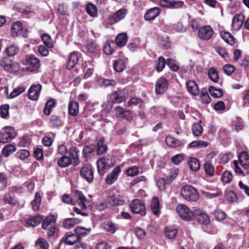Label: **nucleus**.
<instances>
[{"mask_svg": "<svg viewBox=\"0 0 249 249\" xmlns=\"http://www.w3.org/2000/svg\"><path fill=\"white\" fill-rule=\"evenodd\" d=\"M180 195L184 199L189 202L196 201L199 197L196 189L189 185H186L181 188Z\"/></svg>", "mask_w": 249, "mask_h": 249, "instance_id": "f257e3e1", "label": "nucleus"}, {"mask_svg": "<svg viewBox=\"0 0 249 249\" xmlns=\"http://www.w3.org/2000/svg\"><path fill=\"white\" fill-rule=\"evenodd\" d=\"M74 196L77 199L78 206L81 208V211L77 207H74L73 210L78 214L82 216H87L88 214L87 213L83 212L87 209L86 204L88 200L84 195V194L80 191L75 190L74 192Z\"/></svg>", "mask_w": 249, "mask_h": 249, "instance_id": "f03ea898", "label": "nucleus"}, {"mask_svg": "<svg viewBox=\"0 0 249 249\" xmlns=\"http://www.w3.org/2000/svg\"><path fill=\"white\" fill-rule=\"evenodd\" d=\"M0 66L4 71L9 72H16L19 70L18 63L6 57H4L0 60Z\"/></svg>", "mask_w": 249, "mask_h": 249, "instance_id": "7ed1b4c3", "label": "nucleus"}, {"mask_svg": "<svg viewBox=\"0 0 249 249\" xmlns=\"http://www.w3.org/2000/svg\"><path fill=\"white\" fill-rule=\"evenodd\" d=\"M56 218L53 215H50L47 216L42 223V228L44 229L48 230V235L49 236H52L56 231L55 222Z\"/></svg>", "mask_w": 249, "mask_h": 249, "instance_id": "20e7f679", "label": "nucleus"}, {"mask_svg": "<svg viewBox=\"0 0 249 249\" xmlns=\"http://www.w3.org/2000/svg\"><path fill=\"white\" fill-rule=\"evenodd\" d=\"M176 211L179 216L186 221H191L194 218L195 210L192 211L184 204H179L176 208Z\"/></svg>", "mask_w": 249, "mask_h": 249, "instance_id": "39448f33", "label": "nucleus"}, {"mask_svg": "<svg viewBox=\"0 0 249 249\" xmlns=\"http://www.w3.org/2000/svg\"><path fill=\"white\" fill-rule=\"evenodd\" d=\"M113 165L114 163L110 158H102L97 161L98 172L100 175H103Z\"/></svg>", "mask_w": 249, "mask_h": 249, "instance_id": "423d86ee", "label": "nucleus"}, {"mask_svg": "<svg viewBox=\"0 0 249 249\" xmlns=\"http://www.w3.org/2000/svg\"><path fill=\"white\" fill-rule=\"evenodd\" d=\"M16 136V132L13 127L5 126L0 133V141L2 143H6L13 140Z\"/></svg>", "mask_w": 249, "mask_h": 249, "instance_id": "0eeeda50", "label": "nucleus"}, {"mask_svg": "<svg viewBox=\"0 0 249 249\" xmlns=\"http://www.w3.org/2000/svg\"><path fill=\"white\" fill-rule=\"evenodd\" d=\"M130 208L132 213L142 216L146 214V209L143 202L140 199H134L130 204Z\"/></svg>", "mask_w": 249, "mask_h": 249, "instance_id": "6e6552de", "label": "nucleus"}, {"mask_svg": "<svg viewBox=\"0 0 249 249\" xmlns=\"http://www.w3.org/2000/svg\"><path fill=\"white\" fill-rule=\"evenodd\" d=\"M194 218L200 223L203 225H208L210 223V217L206 213L199 209L195 210Z\"/></svg>", "mask_w": 249, "mask_h": 249, "instance_id": "1a4fd4ad", "label": "nucleus"}, {"mask_svg": "<svg viewBox=\"0 0 249 249\" xmlns=\"http://www.w3.org/2000/svg\"><path fill=\"white\" fill-rule=\"evenodd\" d=\"M168 86V82L167 80L164 77L159 78L155 86V92L157 94L163 93L167 89Z\"/></svg>", "mask_w": 249, "mask_h": 249, "instance_id": "9d476101", "label": "nucleus"}, {"mask_svg": "<svg viewBox=\"0 0 249 249\" xmlns=\"http://www.w3.org/2000/svg\"><path fill=\"white\" fill-rule=\"evenodd\" d=\"M40 67V61L38 59L33 55H31L27 60L25 69L30 71H34Z\"/></svg>", "mask_w": 249, "mask_h": 249, "instance_id": "9b49d317", "label": "nucleus"}, {"mask_svg": "<svg viewBox=\"0 0 249 249\" xmlns=\"http://www.w3.org/2000/svg\"><path fill=\"white\" fill-rule=\"evenodd\" d=\"M213 33V29L210 26H204L199 29L198 36L204 40L210 39Z\"/></svg>", "mask_w": 249, "mask_h": 249, "instance_id": "f8f14e48", "label": "nucleus"}, {"mask_svg": "<svg viewBox=\"0 0 249 249\" xmlns=\"http://www.w3.org/2000/svg\"><path fill=\"white\" fill-rule=\"evenodd\" d=\"M41 88L40 84L33 85L29 90V98L34 101L37 100L39 97Z\"/></svg>", "mask_w": 249, "mask_h": 249, "instance_id": "ddd939ff", "label": "nucleus"}, {"mask_svg": "<svg viewBox=\"0 0 249 249\" xmlns=\"http://www.w3.org/2000/svg\"><path fill=\"white\" fill-rule=\"evenodd\" d=\"M127 10L125 9H121L115 13L109 19V22L110 24L116 23L124 18L127 14Z\"/></svg>", "mask_w": 249, "mask_h": 249, "instance_id": "4468645a", "label": "nucleus"}, {"mask_svg": "<svg viewBox=\"0 0 249 249\" xmlns=\"http://www.w3.org/2000/svg\"><path fill=\"white\" fill-rule=\"evenodd\" d=\"M80 240L81 238L75 232L74 234L67 233L62 240L66 244L68 245H73L80 242Z\"/></svg>", "mask_w": 249, "mask_h": 249, "instance_id": "2eb2a0df", "label": "nucleus"}, {"mask_svg": "<svg viewBox=\"0 0 249 249\" xmlns=\"http://www.w3.org/2000/svg\"><path fill=\"white\" fill-rule=\"evenodd\" d=\"M80 176L89 183L92 182L93 179V172L91 169L87 166H84L81 168Z\"/></svg>", "mask_w": 249, "mask_h": 249, "instance_id": "dca6fc26", "label": "nucleus"}, {"mask_svg": "<svg viewBox=\"0 0 249 249\" xmlns=\"http://www.w3.org/2000/svg\"><path fill=\"white\" fill-rule=\"evenodd\" d=\"M240 165L244 169L249 168V154L247 151L241 152L238 156Z\"/></svg>", "mask_w": 249, "mask_h": 249, "instance_id": "f3484780", "label": "nucleus"}, {"mask_svg": "<svg viewBox=\"0 0 249 249\" xmlns=\"http://www.w3.org/2000/svg\"><path fill=\"white\" fill-rule=\"evenodd\" d=\"M121 172V168L119 166L116 167L113 170L107 175L106 178V182L108 184H112L117 179Z\"/></svg>", "mask_w": 249, "mask_h": 249, "instance_id": "a211bd4d", "label": "nucleus"}, {"mask_svg": "<svg viewBox=\"0 0 249 249\" xmlns=\"http://www.w3.org/2000/svg\"><path fill=\"white\" fill-rule=\"evenodd\" d=\"M165 142L169 146L174 148L182 147L185 144L184 141L178 140L171 136H167L166 138Z\"/></svg>", "mask_w": 249, "mask_h": 249, "instance_id": "6ab92c4d", "label": "nucleus"}, {"mask_svg": "<svg viewBox=\"0 0 249 249\" xmlns=\"http://www.w3.org/2000/svg\"><path fill=\"white\" fill-rule=\"evenodd\" d=\"M160 11L158 7L150 9L144 15V19L147 21L154 20L160 14Z\"/></svg>", "mask_w": 249, "mask_h": 249, "instance_id": "aec40b11", "label": "nucleus"}, {"mask_svg": "<svg viewBox=\"0 0 249 249\" xmlns=\"http://www.w3.org/2000/svg\"><path fill=\"white\" fill-rule=\"evenodd\" d=\"M186 87L188 92L193 96H197L199 93L197 84L195 81L190 80L186 83Z\"/></svg>", "mask_w": 249, "mask_h": 249, "instance_id": "412c9836", "label": "nucleus"}, {"mask_svg": "<svg viewBox=\"0 0 249 249\" xmlns=\"http://www.w3.org/2000/svg\"><path fill=\"white\" fill-rule=\"evenodd\" d=\"M78 57L77 53L75 52L71 53L68 56L67 68L68 70L72 69L77 63Z\"/></svg>", "mask_w": 249, "mask_h": 249, "instance_id": "4be33fe9", "label": "nucleus"}, {"mask_svg": "<svg viewBox=\"0 0 249 249\" xmlns=\"http://www.w3.org/2000/svg\"><path fill=\"white\" fill-rule=\"evenodd\" d=\"M244 20V16L242 14L235 15L232 19V26L236 30H239L242 26Z\"/></svg>", "mask_w": 249, "mask_h": 249, "instance_id": "5701e85b", "label": "nucleus"}, {"mask_svg": "<svg viewBox=\"0 0 249 249\" xmlns=\"http://www.w3.org/2000/svg\"><path fill=\"white\" fill-rule=\"evenodd\" d=\"M108 203L111 206H121L124 203V198L119 196H113L107 198Z\"/></svg>", "mask_w": 249, "mask_h": 249, "instance_id": "b1692460", "label": "nucleus"}, {"mask_svg": "<svg viewBox=\"0 0 249 249\" xmlns=\"http://www.w3.org/2000/svg\"><path fill=\"white\" fill-rule=\"evenodd\" d=\"M116 115L119 119H125L129 120L131 118L129 111L124 110L122 107H118L116 108Z\"/></svg>", "mask_w": 249, "mask_h": 249, "instance_id": "393cba45", "label": "nucleus"}, {"mask_svg": "<svg viewBox=\"0 0 249 249\" xmlns=\"http://www.w3.org/2000/svg\"><path fill=\"white\" fill-rule=\"evenodd\" d=\"M22 25L20 22H16L12 25L11 34L12 36L16 37L19 35L22 31Z\"/></svg>", "mask_w": 249, "mask_h": 249, "instance_id": "a878e982", "label": "nucleus"}, {"mask_svg": "<svg viewBox=\"0 0 249 249\" xmlns=\"http://www.w3.org/2000/svg\"><path fill=\"white\" fill-rule=\"evenodd\" d=\"M81 222V220L79 218H67L65 220L63 226L65 228L70 229Z\"/></svg>", "mask_w": 249, "mask_h": 249, "instance_id": "bb28decb", "label": "nucleus"}, {"mask_svg": "<svg viewBox=\"0 0 249 249\" xmlns=\"http://www.w3.org/2000/svg\"><path fill=\"white\" fill-rule=\"evenodd\" d=\"M68 111L70 115L76 116L79 111V105L75 101H71L69 103L68 106Z\"/></svg>", "mask_w": 249, "mask_h": 249, "instance_id": "cd10ccee", "label": "nucleus"}, {"mask_svg": "<svg viewBox=\"0 0 249 249\" xmlns=\"http://www.w3.org/2000/svg\"><path fill=\"white\" fill-rule=\"evenodd\" d=\"M190 168L194 171H197L200 168L199 160L196 158L190 157L188 160Z\"/></svg>", "mask_w": 249, "mask_h": 249, "instance_id": "c85d7f7f", "label": "nucleus"}, {"mask_svg": "<svg viewBox=\"0 0 249 249\" xmlns=\"http://www.w3.org/2000/svg\"><path fill=\"white\" fill-rule=\"evenodd\" d=\"M127 40V36L125 33H120L118 35L115 39L116 45L119 47L124 46Z\"/></svg>", "mask_w": 249, "mask_h": 249, "instance_id": "c756f323", "label": "nucleus"}, {"mask_svg": "<svg viewBox=\"0 0 249 249\" xmlns=\"http://www.w3.org/2000/svg\"><path fill=\"white\" fill-rule=\"evenodd\" d=\"M151 208L152 212L155 215H158L160 213V202L157 197H154L151 202Z\"/></svg>", "mask_w": 249, "mask_h": 249, "instance_id": "7c9ffc66", "label": "nucleus"}, {"mask_svg": "<svg viewBox=\"0 0 249 249\" xmlns=\"http://www.w3.org/2000/svg\"><path fill=\"white\" fill-rule=\"evenodd\" d=\"M43 217L41 215H37L27 219L26 223L31 227H36L39 225L43 220Z\"/></svg>", "mask_w": 249, "mask_h": 249, "instance_id": "2f4dec72", "label": "nucleus"}, {"mask_svg": "<svg viewBox=\"0 0 249 249\" xmlns=\"http://www.w3.org/2000/svg\"><path fill=\"white\" fill-rule=\"evenodd\" d=\"M90 228H85L82 227H77L74 229V232L80 238L89 235L90 233Z\"/></svg>", "mask_w": 249, "mask_h": 249, "instance_id": "473e14b6", "label": "nucleus"}, {"mask_svg": "<svg viewBox=\"0 0 249 249\" xmlns=\"http://www.w3.org/2000/svg\"><path fill=\"white\" fill-rule=\"evenodd\" d=\"M112 97L115 102L120 103L125 99V92L123 90L115 91L112 94Z\"/></svg>", "mask_w": 249, "mask_h": 249, "instance_id": "72a5a7b5", "label": "nucleus"}, {"mask_svg": "<svg viewBox=\"0 0 249 249\" xmlns=\"http://www.w3.org/2000/svg\"><path fill=\"white\" fill-rule=\"evenodd\" d=\"M87 13L92 18H95L97 16V8L96 5L92 3H89L86 6Z\"/></svg>", "mask_w": 249, "mask_h": 249, "instance_id": "f704fd0d", "label": "nucleus"}, {"mask_svg": "<svg viewBox=\"0 0 249 249\" xmlns=\"http://www.w3.org/2000/svg\"><path fill=\"white\" fill-rule=\"evenodd\" d=\"M41 198L40 194L36 192L35 194V199L31 202L32 209L35 211H37L39 209Z\"/></svg>", "mask_w": 249, "mask_h": 249, "instance_id": "c9c22d12", "label": "nucleus"}, {"mask_svg": "<svg viewBox=\"0 0 249 249\" xmlns=\"http://www.w3.org/2000/svg\"><path fill=\"white\" fill-rule=\"evenodd\" d=\"M125 68V63L124 60L119 59L115 61L113 64L114 70L117 72L123 71Z\"/></svg>", "mask_w": 249, "mask_h": 249, "instance_id": "e433bc0d", "label": "nucleus"}, {"mask_svg": "<svg viewBox=\"0 0 249 249\" xmlns=\"http://www.w3.org/2000/svg\"><path fill=\"white\" fill-rule=\"evenodd\" d=\"M19 52L18 47L15 44H12L8 46L5 49V53L9 56H13Z\"/></svg>", "mask_w": 249, "mask_h": 249, "instance_id": "4c0bfd02", "label": "nucleus"}, {"mask_svg": "<svg viewBox=\"0 0 249 249\" xmlns=\"http://www.w3.org/2000/svg\"><path fill=\"white\" fill-rule=\"evenodd\" d=\"M207 142L203 141H194L188 145V148H198L206 147L208 146Z\"/></svg>", "mask_w": 249, "mask_h": 249, "instance_id": "58836bf2", "label": "nucleus"}, {"mask_svg": "<svg viewBox=\"0 0 249 249\" xmlns=\"http://www.w3.org/2000/svg\"><path fill=\"white\" fill-rule=\"evenodd\" d=\"M26 89L25 87L23 85L18 86L15 88L14 89L13 91L11 92L9 95L10 98H14L23 92L25 91Z\"/></svg>", "mask_w": 249, "mask_h": 249, "instance_id": "ea45409f", "label": "nucleus"}, {"mask_svg": "<svg viewBox=\"0 0 249 249\" xmlns=\"http://www.w3.org/2000/svg\"><path fill=\"white\" fill-rule=\"evenodd\" d=\"M193 134L196 137L200 136L203 133V127L201 124V122L198 123H195L192 128Z\"/></svg>", "mask_w": 249, "mask_h": 249, "instance_id": "a19ab883", "label": "nucleus"}, {"mask_svg": "<svg viewBox=\"0 0 249 249\" xmlns=\"http://www.w3.org/2000/svg\"><path fill=\"white\" fill-rule=\"evenodd\" d=\"M107 150V146L105 143V140L104 138H101L98 142L97 154L98 155H102L105 153Z\"/></svg>", "mask_w": 249, "mask_h": 249, "instance_id": "79ce46f5", "label": "nucleus"}, {"mask_svg": "<svg viewBox=\"0 0 249 249\" xmlns=\"http://www.w3.org/2000/svg\"><path fill=\"white\" fill-rule=\"evenodd\" d=\"M36 249H48L49 244L47 241L44 238L38 239L35 243Z\"/></svg>", "mask_w": 249, "mask_h": 249, "instance_id": "37998d69", "label": "nucleus"}, {"mask_svg": "<svg viewBox=\"0 0 249 249\" xmlns=\"http://www.w3.org/2000/svg\"><path fill=\"white\" fill-rule=\"evenodd\" d=\"M71 163V160L68 156H62L58 161V165L60 167H66Z\"/></svg>", "mask_w": 249, "mask_h": 249, "instance_id": "c03bdc74", "label": "nucleus"}, {"mask_svg": "<svg viewBox=\"0 0 249 249\" xmlns=\"http://www.w3.org/2000/svg\"><path fill=\"white\" fill-rule=\"evenodd\" d=\"M104 227L106 231L111 233H114L117 229V226L116 224L107 221L104 225Z\"/></svg>", "mask_w": 249, "mask_h": 249, "instance_id": "a18cd8bd", "label": "nucleus"}, {"mask_svg": "<svg viewBox=\"0 0 249 249\" xmlns=\"http://www.w3.org/2000/svg\"><path fill=\"white\" fill-rule=\"evenodd\" d=\"M15 151L16 148L13 145L7 144L2 149V153L5 157H7Z\"/></svg>", "mask_w": 249, "mask_h": 249, "instance_id": "49530a36", "label": "nucleus"}, {"mask_svg": "<svg viewBox=\"0 0 249 249\" xmlns=\"http://www.w3.org/2000/svg\"><path fill=\"white\" fill-rule=\"evenodd\" d=\"M41 39L43 43L48 48H53V43L49 35L47 34H44L41 36Z\"/></svg>", "mask_w": 249, "mask_h": 249, "instance_id": "de8ad7c7", "label": "nucleus"}, {"mask_svg": "<svg viewBox=\"0 0 249 249\" xmlns=\"http://www.w3.org/2000/svg\"><path fill=\"white\" fill-rule=\"evenodd\" d=\"M99 84L103 87L113 86L116 84V81L113 79H107L104 78H100L98 80Z\"/></svg>", "mask_w": 249, "mask_h": 249, "instance_id": "09e8293b", "label": "nucleus"}, {"mask_svg": "<svg viewBox=\"0 0 249 249\" xmlns=\"http://www.w3.org/2000/svg\"><path fill=\"white\" fill-rule=\"evenodd\" d=\"M221 36L227 43L232 45L234 43V38L230 33L222 32Z\"/></svg>", "mask_w": 249, "mask_h": 249, "instance_id": "8fccbe9b", "label": "nucleus"}, {"mask_svg": "<svg viewBox=\"0 0 249 249\" xmlns=\"http://www.w3.org/2000/svg\"><path fill=\"white\" fill-rule=\"evenodd\" d=\"M208 74L209 78L214 83L218 82L219 80L218 74L215 69L213 68H210L208 71Z\"/></svg>", "mask_w": 249, "mask_h": 249, "instance_id": "3c124183", "label": "nucleus"}, {"mask_svg": "<svg viewBox=\"0 0 249 249\" xmlns=\"http://www.w3.org/2000/svg\"><path fill=\"white\" fill-rule=\"evenodd\" d=\"M232 125L233 128L236 131L242 130L244 127L243 121L240 118H236L235 120L232 122Z\"/></svg>", "mask_w": 249, "mask_h": 249, "instance_id": "603ef678", "label": "nucleus"}, {"mask_svg": "<svg viewBox=\"0 0 249 249\" xmlns=\"http://www.w3.org/2000/svg\"><path fill=\"white\" fill-rule=\"evenodd\" d=\"M166 63L165 60L163 57H159L156 63V68L157 71L159 72L162 71L165 67Z\"/></svg>", "mask_w": 249, "mask_h": 249, "instance_id": "864d4df0", "label": "nucleus"}, {"mask_svg": "<svg viewBox=\"0 0 249 249\" xmlns=\"http://www.w3.org/2000/svg\"><path fill=\"white\" fill-rule=\"evenodd\" d=\"M9 106L8 105H3L0 107V116L4 119H8Z\"/></svg>", "mask_w": 249, "mask_h": 249, "instance_id": "5fc2aeb1", "label": "nucleus"}, {"mask_svg": "<svg viewBox=\"0 0 249 249\" xmlns=\"http://www.w3.org/2000/svg\"><path fill=\"white\" fill-rule=\"evenodd\" d=\"M232 179V175L228 171H225L221 176V180L224 183H229Z\"/></svg>", "mask_w": 249, "mask_h": 249, "instance_id": "6e6d98bb", "label": "nucleus"}, {"mask_svg": "<svg viewBox=\"0 0 249 249\" xmlns=\"http://www.w3.org/2000/svg\"><path fill=\"white\" fill-rule=\"evenodd\" d=\"M86 49L89 53H97L98 50V47L95 42H90L86 45Z\"/></svg>", "mask_w": 249, "mask_h": 249, "instance_id": "4d7b16f0", "label": "nucleus"}, {"mask_svg": "<svg viewBox=\"0 0 249 249\" xmlns=\"http://www.w3.org/2000/svg\"><path fill=\"white\" fill-rule=\"evenodd\" d=\"M211 95L215 98L221 97L223 95L222 91L221 89H215L213 86H211L209 89Z\"/></svg>", "mask_w": 249, "mask_h": 249, "instance_id": "13d9d810", "label": "nucleus"}, {"mask_svg": "<svg viewBox=\"0 0 249 249\" xmlns=\"http://www.w3.org/2000/svg\"><path fill=\"white\" fill-rule=\"evenodd\" d=\"M204 168L205 173L210 177L213 176L214 173V168L213 164L210 162L204 164Z\"/></svg>", "mask_w": 249, "mask_h": 249, "instance_id": "bf43d9fd", "label": "nucleus"}, {"mask_svg": "<svg viewBox=\"0 0 249 249\" xmlns=\"http://www.w3.org/2000/svg\"><path fill=\"white\" fill-rule=\"evenodd\" d=\"M86 64L87 65V67H89L86 70L84 75V78L87 79L90 77L92 74L93 72V65L92 62L90 61L86 62Z\"/></svg>", "mask_w": 249, "mask_h": 249, "instance_id": "052dcab7", "label": "nucleus"}, {"mask_svg": "<svg viewBox=\"0 0 249 249\" xmlns=\"http://www.w3.org/2000/svg\"><path fill=\"white\" fill-rule=\"evenodd\" d=\"M30 156V152L26 149H21L17 153V157L21 160L27 159Z\"/></svg>", "mask_w": 249, "mask_h": 249, "instance_id": "680f3d73", "label": "nucleus"}, {"mask_svg": "<svg viewBox=\"0 0 249 249\" xmlns=\"http://www.w3.org/2000/svg\"><path fill=\"white\" fill-rule=\"evenodd\" d=\"M165 232L168 238L173 239L176 236L178 231L175 228H167L165 229Z\"/></svg>", "mask_w": 249, "mask_h": 249, "instance_id": "e2e57ef3", "label": "nucleus"}, {"mask_svg": "<svg viewBox=\"0 0 249 249\" xmlns=\"http://www.w3.org/2000/svg\"><path fill=\"white\" fill-rule=\"evenodd\" d=\"M184 159V154H178L175 155L171 158V161L176 165H178Z\"/></svg>", "mask_w": 249, "mask_h": 249, "instance_id": "0e129e2a", "label": "nucleus"}, {"mask_svg": "<svg viewBox=\"0 0 249 249\" xmlns=\"http://www.w3.org/2000/svg\"><path fill=\"white\" fill-rule=\"evenodd\" d=\"M201 99L205 104H209L211 102V98L206 89H203L201 92Z\"/></svg>", "mask_w": 249, "mask_h": 249, "instance_id": "69168bd1", "label": "nucleus"}, {"mask_svg": "<svg viewBox=\"0 0 249 249\" xmlns=\"http://www.w3.org/2000/svg\"><path fill=\"white\" fill-rule=\"evenodd\" d=\"M142 100L136 97L132 98L126 104V106L128 107L136 106L137 105L140 104V107H141L142 105Z\"/></svg>", "mask_w": 249, "mask_h": 249, "instance_id": "338daca9", "label": "nucleus"}, {"mask_svg": "<svg viewBox=\"0 0 249 249\" xmlns=\"http://www.w3.org/2000/svg\"><path fill=\"white\" fill-rule=\"evenodd\" d=\"M103 51L105 54L107 55H110L113 53V49L111 47L110 43L109 41H107L105 43L103 47Z\"/></svg>", "mask_w": 249, "mask_h": 249, "instance_id": "774afa93", "label": "nucleus"}]
</instances>
